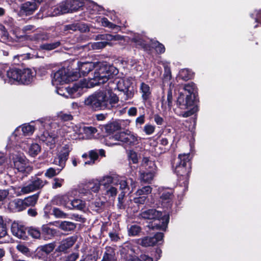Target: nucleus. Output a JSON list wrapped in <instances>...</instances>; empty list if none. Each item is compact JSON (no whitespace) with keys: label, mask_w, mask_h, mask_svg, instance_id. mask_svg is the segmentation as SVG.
<instances>
[{"label":"nucleus","mask_w":261,"mask_h":261,"mask_svg":"<svg viewBox=\"0 0 261 261\" xmlns=\"http://www.w3.org/2000/svg\"><path fill=\"white\" fill-rule=\"evenodd\" d=\"M118 181L115 182V185H119L120 189L124 191L128 189V183L127 181L118 175Z\"/></svg>","instance_id":"obj_60"},{"label":"nucleus","mask_w":261,"mask_h":261,"mask_svg":"<svg viewBox=\"0 0 261 261\" xmlns=\"http://www.w3.org/2000/svg\"><path fill=\"white\" fill-rule=\"evenodd\" d=\"M64 2H62L56 6H53L50 4H46L41 7L40 12L42 13L43 17H54L59 15L67 13Z\"/></svg>","instance_id":"obj_10"},{"label":"nucleus","mask_w":261,"mask_h":261,"mask_svg":"<svg viewBox=\"0 0 261 261\" xmlns=\"http://www.w3.org/2000/svg\"><path fill=\"white\" fill-rule=\"evenodd\" d=\"M151 187L149 186H147L138 189L136 194L137 196H145V198H147V195L151 193Z\"/></svg>","instance_id":"obj_53"},{"label":"nucleus","mask_w":261,"mask_h":261,"mask_svg":"<svg viewBox=\"0 0 261 261\" xmlns=\"http://www.w3.org/2000/svg\"><path fill=\"white\" fill-rule=\"evenodd\" d=\"M174 172L178 176L179 186L182 188V192H185L188 190L189 176L191 172L189 153L178 155L174 168Z\"/></svg>","instance_id":"obj_3"},{"label":"nucleus","mask_w":261,"mask_h":261,"mask_svg":"<svg viewBox=\"0 0 261 261\" xmlns=\"http://www.w3.org/2000/svg\"><path fill=\"white\" fill-rule=\"evenodd\" d=\"M118 72V70L113 66L108 65L103 62H97L94 74L90 79L93 81L92 84L99 85L107 82Z\"/></svg>","instance_id":"obj_5"},{"label":"nucleus","mask_w":261,"mask_h":261,"mask_svg":"<svg viewBox=\"0 0 261 261\" xmlns=\"http://www.w3.org/2000/svg\"><path fill=\"white\" fill-rule=\"evenodd\" d=\"M109 87L95 92L85 99V105L94 111L111 110L115 107L119 101V98L113 92L115 88L113 83H109Z\"/></svg>","instance_id":"obj_1"},{"label":"nucleus","mask_w":261,"mask_h":261,"mask_svg":"<svg viewBox=\"0 0 261 261\" xmlns=\"http://www.w3.org/2000/svg\"><path fill=\"white\" fill-rule=\"evenodd\" d=\"M4 23L6 27H7V29L13 31L16 35V37H19V36H22V35H20V29L15 26L14 20L12 18H9L7 19H6Z\"/></svg>","instance_id":"obj_36"},{"label":"nucleus","mask_w":261,"mask_h":261,"mask_svg":"<svg viewBox=\"0 0 261 261\" xmlns=\"http://www.w3.org/2000/svg\"><path fill=\"white\" fill-rule=\"evenodd\" d=\"M97 132V129L94 127L82 126V135H85L84 139H90L94 138Z\"/></svg>","instance_id":"obj_37"},{"label":"nucleus","mask_w":261,"mask_h":261,"mask_svg":"<svg viewBox=\"0 0 261 261\" xmlns=\"http://www.w3.org/2000/svg\"><path fill=\"white\" fill-rule=\"evenodd\" d=\"M63 129L66 131L67 137L72 140L84 139L82 135V126L70 124L69 126H65Z\"/></svg>","instance_id":"obj_16"},{"label":"nucleus","mask_w":261,"mask_h":261,"mask_svg":"<svg viewBox=\"0 0 261 261\" xmlns=\"http://www.w3.org/2000/svg\"><path fill=\"white\" fill-rule=\"evenodd\" d=\"M11 230L12 234L19 239L25 240L27 238V228L21 223L13 222L11 224Z\"/></svg>","instance_id":"obj_22"},{"label":"nucleus","mask_w":261,"mask_h":261,"mask_svg":"<svg viewBox=\"0 0 261 261\" xmlns=\"http://www.w3.org/2000/svg\"><path fill=\"white\" fill-rule=\"evenodd\" d=\"M16 188L11 187L7 190H0V207L7 197L16 196Z\"/></svg>","instance_id":"obj_32"},{"label":"nucleus","mask_w":261,"mask_h":261,"mask_svg":"<svg viewBox=\"0 0 261 261\" xmlns=\"http://www.w3.org/2000/svg\"><path fill=\"white\" fill-rule=\"evenodd\" d=\"M158 191L161 205L165 207H170L172 203V190L160 187L158 189Z\"/></svg>","instance_id":"obj_17"},{"label":"nucleus","mask_w":261,"mask_h":261,"mask_svg":"<svg viewBox=\"0 0 261 261\" xmlns=\"http://www.w3.org/2000/svg\"><path fill=\"white\" fill-rule=\"evenodd\" d=\"M182 92L186 95H190L191 97H193V99H195L196 87L193 83H188L185 85L183 91Z\"/></svg>","instance_id":"obj_42"},{"label":"nucleus","mask_w":261,"mask_h":261,"mask_svg":"<svg viewBox=\"0 0 261 261\" xmlns=\"http://www.w3.org/2000/svg\"><path fill=\"white\" fill-rule=\"evenodd\" d=\"M122 37L119 35H112L109 34H99L95 36L96 40L101 41L91 43V47L93 49H101L105 47L107 45H111L110 42L112 40H121Z\"/></svg>","instance_id":"obj_11"},{"label":"nucleus","mask_w":261,"mask_h":261,"mask_svg":"<svg viewBox=\"0 0 261 261\" xmlns=\"http://www.w3.org/2000/svg\"><path fill=\"white\" fill-rule=\"evenodd\" d=\"M12 146L11 145V147H10L9 144H8L7 148L10 150V153L12 154V160H13L14 167L18 171L24 172L28 169L27 160L23 154L18 152L15 154L13 151Z\"/></svg>","instance_id":"obj_13"},{"label":"nucleus","mask_w":261,"mask_h":261,"mask_svg":"<svg viewBox=\"0 0 261 261\" xmlns=\"http://www.w3.org/2000/svg\"><path fill=\"white\" fill-rule=\"evenodd\" d=\"M86 3L85 5V7H86L87 9L90 13H100V12L103 10V8L101 6L98 5L94 2L89 0H86Z\"/></svg>","instance_id":"obj_35"},{"label":"nucleus","mask_w":261,"mask_h":261,"mask_svg":"<svg viewBox=\"0 0 261 261\" xmlns=\"http://www.w3.org/2000/svg\"><path fill=\"white\" fill-rule=\"evenodd\" d=\"M143 166L145 168V171L151 172L155 173L156 171V166L153 161L149 160L147 158H144L143 160Z\"/></svg>","instance_id":"obj_40"},{"label":"nucleus","mask_w":261,"mask_h":261,"mask_svg":"<svg viewBox=\"0 0 261 261\" xmlns=\"http://www.w3.org/2000/svg\"><path fill=\"white\" fill-rule=\"evenodd\" d=\"M141 138L129 131L116 133L110 135L106 140V145L108 146L119 145L120 142L124 143L130 146H134L139 144Z\"/></svg>","instance_id":"obj_6"},{"label":"nucleus","mask_w":261,"mask_h":261,"mask_svg":"<svg viewBox=\"0 0 261 261\" xmlns=\"http://www.w3.org/2000/svg\"><path fill=\"white\" fill-rule=\"evenodd\" d=\"M72 149V145L70 143L65 144L61 146L58 149L57 155L55 158L53 163L64 168L69 153Z\"/></svg>","instance_id":"obj_12"},{"label":"nucleus","mask_w":261,"mask_h":261,"mask_svg":"<svg viewBox=\"0 0 261 261\" xmlns=\"http://www.w3.org/2000/svg\"><path fill=\"white\" fill-rule=\"evenodd\" d=\"M103 204V202L100 199H97L91 203L90 207L92 210L99 212L102 209Z\"/></svg>","instance_id":"obj_52"},{"label":"nucleus","mask_w":261,"mask_h":261,"mask_svg":"<svg viewBox=\"0 0 261 261\" xmlns=\"http://www.w3.org/2000/svg\"><path fill=\"white\" fill-rule=\"evenodd\" d=\"M31 140L28 138L22 141L21 143L17 144L20 148L25 150L26 152L31 156L35 157L41 151V147L36 143H31Z\"/></svg>","instance_id":"obj_15"},{"label":"nucleus","mask_w":261,"mask_h":261,"mask_svg":"<svg viewBox=\"0 0 261 261\" xmlns=\"http://www.w3.org/2000/svg\"><path fill=\"white\" fill-rule=\"evenodd\" d=\"M139 90L141 94V97L145 103L151 97V88L148 84L143 82L140 84Z\"/></svg>","instance_id":"obj_33"},{"label":"nucleus","mask_w":261,"mask_h":261,"mask_svg":"<svg viewBox=\"0 0 261 261\" xmlns=\"http://www.w3.org/2000/svg\"><path fill=\"white\" fill-rule=\"evenodd\" d=\"M151 45L152 47H154L155 48L158 53L162 54L165 52V48L164 46L158 41H152Z\"/></svg>","instance_id":"obj_59"},{"label":"nucleus","mask_w":261,"mask_h":261,"mask_svg":"<svg viewBox=\"0 0 261 261\" xmlns=\"http://www.w3.org/2000/svg\"><path fill=\"white\" fill-rule=\"evenodd\" d=\"M140 216L145 219L153 221L148 225L152 229L165 230L169 222V217L165 213H162L155 209H150L142 212Z\"/></svg>","instance_id":"obj_4"},{"label":"nucleus","mask_w":261,"mask_h":261,"mask_svg":"<svg viewBox=\"0 0 261 261\" xmlns=\"http://www.w3.org/2000/svg\"><path fill=\"white\" fill-rule=\"evenodd\" d=\"M27 232H28L30 236L34 239L39 238L41 235L40 230L38 228L34 227H30Z\"/></svg>","instance_id":"obj_58"},{"label":"nucleus","mask_w":261,"mask_h":261,"mask_svg":"<svg viewBox=\"0 0 261 261\" xmlns=\"http://www.w3.org/2000/svg\"><path fill=\"white\" fill-rule=\"evenodd\" d=\"M20 69L14 68H11L4 74L0 71V78L3 80L5 83L10 85H19Z\"/></svg>","instance_id":"obj_14"},{"label":"nucleus","mask_w":261,"mask_h":261,"mask_svg":"<svg viewBox=\"0 0 261 261\" xmlns=\"http://www.w3.org/2000/svg\"><path fill=\"white\" fill-rule=\"evenodd\" d=\"M21 10L27 15L32 14L37 9L36 5L31 2H27L21 6Z\"/></svg>","instance_id":"obj_39"},{"label":"nucleus","mask_w":261,"mask_h":261,"mask_svg":"<svg viewBox=\"0 0 261 261\" xmlns=\"http://www.w3.org/2000/svg\"><path fill=\"white\" fill-rule=\"evenodd\" d=\"M46 184L47 181L46 180H43L36 176L32 177L28 184L23 186L20 190V188H16V196L40 190Z\"/></svg>","instance_id":"obj_9"},{"label":"nucleus","mask_w":261,"mask_h":261,"mask_svg":"<svg viewBox=\"0 0 261 261\" xmlns=\"http://www.w3.org/2000/svg\"><path fill=\"white\" fill-rule=\"evenodd\" d=\"M57 118L59 120L67 121L72 120L73 117L70 114L60 112L58 114Z\"/></svg>","instance_id":"obj_61"},{"label":"nucleus","mask_w":261,"mask_h":261,"mask_svg":"<svg viewBox=\"0 0 261 261\" xmlns=\"http://www.w3.org/2000/svg\"><path fill=\"white\" fill-rule=\"evenodd\" d=\"M101 261H117L115 253L112 248L108 247Z\"/></svg>","instance_id":"obj_43"},{"label":"nucleus","mask_w":261,"mask_h":261,"mask_svg":"<svg viewBox=\"0 0 261 261\" xmlns=\"http://www.w3.org/2000/svg\"><path fill=\"white\" fill-rule=\"evenodd\" d=\"M164 234L162 232H158L153 237H145L139 240L141 245L143 247L153 246L160 244L162 242Z\"/></svg>","instance_id":"obj_21"},{"label":"nucleus","mask_w":261,"mask_h":261,"mask_svg":"<svg viewBox=\"0 0 261 261\" xmlns=\"http://www.w3.org/2000/svg\"><path fill=\"white\" fill-rule=\"evenodd\" d=\"M36 27L33 25L28 24L24 26L21 31L23 34H27L34 32L36 30Z\"/></svg>","instance_id":"obj_62"},{"label":"nucleus","mask_w":261,"mask_h":261,"mask_svg":"<svg viewBox=\"0 0 261 261\" xmlns=\"http://www.w3.org/2000/svg\"><path fill=\"white\" fill-rule=\"evenodd\" d=\"M154 130L155 126L150 124H146L143 127V131L147 135H152Z\"/></svg>","instance_id":"obj_63"},{"label":"nucleus","mask_w":261,"mask_h":261,"mask_svg":"<svg viewBox=\"0 0 261 261\" xmlns=\"http://www.w3.org/2000/svg\"><path fill=\"white\" fill-rule=\"evenodd\" d=\"M39 194H36L25 198L23 200L25 207L34 206L38 199Z\"/></svg>","instance_id":"obj_45"},{"label":"nucleus","mask_w":261,"mask_h":261,"mask_svg":"<svg viewBox=\"0 0 261 261\" xmlns=\"http://www.w3.org/2000/svg\"><path fill=\"white\" fill-rule=\"evenodd\" d=\"M101 184L99 179H94L89 181L86 185L85 188L84 189L87 192H84L83 190H81V193H87L89 191L97 193L100 189Z\"/></svg>","instance_id":"obj_30"},{"label":"nucleus","mask_w":261,"mask_h":261,"mask_svg":"<svg viewBox=\"0 0 261 261\" xmlns=\"http://www.w3.org/2000/svg\"><path fill=\"white\" fill-rule=\"evenodd\" d=\"M49 39L48 34L45 33L35 34L31 36L30 39L33 41H46Z\"/></svg>","instance_id":"obj_50"},{"label":"nucleus","mask_w":261,"mask_h":261,"mask_svg":"<svg viewBox=\"0 0 261 261\" xmlns=\"http://www.w3.org/2000/svg\"><path fill=\"white\" fill-rule=\"evenodd\" d=\"M131 40L133 42H135L137 45L144 49H147V43L142 36L139 34H135Z\"/></svg>","instance_id":"obj_46"},{"label":"nucleus","mask_w":261,"mask_h":261,"mask_svg":"<svg viewBox=\"0 0 261 261\" xmlns=\"http://www.w3.org/2000/svg\"><path fill=\"white\" fill-rule=\"evenodd\" d=\"M35 129V126L31 123H24L17 127L9 138L8 144L10 147L11 145H17L18 143L27 140L28 138H23L24 137L32 135Z\"/></svg>","instance_id":"obj_7"},{"label":"nucleus","mask_w":261,"mask_h":261,"mask_svg":"<svg viewBox=\"0 0 261 261\" xmlns=\"http://www.w3.org/2000/svg\"><path fill=\"white\" fill-rule=\"evenodd\" d=\"M63 169V168H62V167L57 169L53 168H49L46 171L45 176L48 178H51L58 175Z\"/></svg>","instance_id":"obj_55"},{"label":"nucleus","mask_w":261,"mask_h":261,"mask_svg":"<svg viewBox=\"0 0 261 261\" xmlns=\"http://www.w3.org/2000/svg\"><path fill=\"white\" fill-rule=\"evenodd\" d=\"M86 206L85 202L80 199H74L70 202L69 206H68L69 210H83Z\"/></svg>","instance_id":"obj_38"},{"label":"nucleus","mask_w":261,"mask_h":261,"mask_svg":"<svg viewBox=\"0 0 261 261\" xmlns=\"http://www.w3.org/2000/svg\"><path fill=\"white\" fill-rule=\"evenodd\" d=\"M54 248V245L53 244H48L42 247V255H46L45 259L46 261H57V259L54 258L51 255L49 254L53 251Z\"/></svg>","instance_id":"obj_34"},{"label":"nucleus","mask_w":261,"mask_h":261,"mask_svg":"<svg viewBox=\"0 0 261 261\" xmlns=\"http://www.w3.org/2000/svg\"><path fill=\"white\" fill-rule=\"evenodd\" d=\"M19 85H28L34 82L36 72L30 68L20 69Z\"/></svg>","instance_id":"obj_20"},{"label":"nucleus","mask_w":261,"mask_h":261,"mask_svg":"<svg viewBox=\"0 0 261 261\" xmlns=\"http://www.w3.org/2000/svg\"><path fill=\"white\" fill-rule=\"evenodd\" d=\"M99 179L100 181L101 186H102L105 189H108L111 184L115 185V182L118 181V175L116 174L106 175L103 176Z\"/></svg>","instance_id":"obj_28"},{"label":"nucleus","mask_w":261,"mask_h":261,"mask_svg":"<svg viewBox=\"0 0 261 261\" xmlns=\"http://www.w3.org/2000/svg\"><path fill=\"white\" fill-rule=\"evenodd\" d=\"M42 232L46 235V238L50 239L56 234V230L55 229L50 228L47 226L43 225L42 228Z\"/></svg>","instance_id":"obj_54"},{"label":"nucleus","mask_w":261,"mask_h":261,"mask_svg":"<svg viewBox=\"0 0 261 261\" xmlns=\"http://www.w3.org/2000/svg\"><path fill=\"white\" fill-rule=\"evenodd\" d=\"M178 76L184 81H187L193 76V72L188 69H182L180 70Z\"/></svg>","instance_id":"obj_51"},{"label":"nucleus","mask_w":261,"mask_h":261,"mask_svg":"<svg viewBox=\"0 0 261 261\" xmlns=\"http://www.w3.org/2000/svg\"><path fill=\"white\" fill-rule=\"evenodd\" d=\"M76 240L77 237L76 236H73L66 238L61 242L58 248V250L60 251H66L72 246Z\"/></svg>","instance_id":"obj_31"},{"label":"nucleus","mask_w":261,"mask_h":261,"mask_svg":"<svg viewBox=\"0 0 261 261\" xmlns=\"http://www.w3.org/2000/svg\"><path fill=\"white\" fill-rule=\"evenodd\" d=\"M155 173L148 171H144L140 173V180L142 182L145 183H150L153 179Z\"/></svg>","instance_id":"obj_44"},{"label":"nucleus","mask_w":261,"mask_h":261,"mask_svg":"<svg viewBox=\"0 0 261 261\" xmlns=\"http://www.w3.org/2000/svg\"><path fill=\"white\" fill-rule=\"evenodd\" d=\"M80 77V73L76 71L70 72L68 69L63 68L54 73L51 82L54 86L57 87L60 85L76 81Z\"/></svg>","instance_id":"obj_8"},{"label":"nucleus","mask_w":261,"mask_h":261,"mask_svg":"<svg viewBox=\"0 0 261 261\" xmlns=\"http://www.w3.org/2000/svg\"><path fill=\"white\" fill-rule=\"evenodd\" d=\"M10 206L11 208L17 212L22 211L26 208L24 200L20 199H16L10 202Z\"/></svg>","instance_id":"obj_41"},{"label":"nucleus","mask_w":261,"mask_h":261,"mask_svg":"<svg viewBox=\"0 0 261 261\" xmlns=\"http://www.w3.org/2000/svg\"><path fill=\"white\" fill-rule=\"evenodd\" d=\"M7 30L6 25L0 24V31L2 33L1 41L6 42L9 39V34Z\"/></svg>","instance_id":"obj_57"},{"label":"nucleus","mask_w":261,"mask_h":261,"mask_svg":"<svg viewBox=\"0 0 261 261\" xmlns=\"http://www.w3.org/2000/svg\"><path fill=\"white\" fill-rule=\"evenodd\" d=\"M84 87L83 85H79V84H75L72 87H68L65 88L67 94L63 95L65 96L67 98H75L81 96L82 92V89ZM60 90L58 91V94L62 95L60 92Z\"/></svg>","instance_id":"obj_25"},{"label":"nucleus","mask_w":261,"mask_h":261,"mask_svg":"<svg viewBox=\"0 0 261 261\" xmlns=\"http://www.w3.org/2000/svg\"><path fill=\"white\" fill-rule=\"evenodd\" d=\"M141 228L137 225H133L130 226L128 228V234L129 236H135L140 233L141 231Z\"/></svg>","instance_id":"obj_56"},{"label":"nucleus","mask_w":261,"mask_h":261,"mask_svg":"<svg viewBox=\"0 0 261 261\" xmlns=\"http://www.w3.org/2000/svg\"><path fill=\"white\" fill-rule=\"evenodd\" d=\"M194 99L191 97L190 95H186L182 92H180L177 98V106L182 110L189 109L193 106Z\"/></svg>","instance_id":"obj_19"},{"label":"nucleus","mask_w":261,"mask_h":261,"mask_svg":"<svg viewBox=\"0 0 261 261\" xmlns=\"http://www.w3.org/2000/svg\"><path fill=\"white\" fill-rule=\"evenodd\" d=\"M76 227V224L70 221H62L59 225V228L64 231H71Z\"/></svg>","instance_id":"obj_47"},{"label":"nucleus","mask_w":261,"mask_h":261,"mask_svg":"<svg viewBox=\"0 0 261 261\" xmlns=\"http://www.w3.org/2000/svg\"><path fill=\"white\" fill-rule=\"evenodd\" d=\"M7 233L6 227L4 223L3 217L0 216V238L4 237Z\"/></svg>","instance_id":"obj_64"},{"label":"nucleus","mask_w":261,"mask_h":261,"mask_svg":"<svg viewBox=\"0 0 261 261\" xmlns=\"http://www.w3.org/2000/svg\"><path fill=\"white\" fill-rule=\"evenodd\" d=\"M67 13L73 12L85 7L86 0H66L63 2Z\"/></svg>","instance_id":"obj_26"},{"label":"nucleus","mask_w":261,"mask_h":261,"mask_svg":"<svg viewBox=\"0 0 261 261\" xmlns=\"http://www.w3.org/2000/svg\"><path fill=\"white\" fill-rule=\"evenodd\" d=\"M78 68L79 72L77 73H80V76L81 74L83 76L86 75L90 71L93 69H95L96 63L93 62H78Z\"/></svg>","instance_id":"obj_29"},{"label":"nucleus","mask_w":261,"mask_h":261,"mask_svg":"<svg viewBox=\"0 0 261 261\" xmlns=\"http://www.w3.org/2000/svg\"><path fill=\"white\" fill-rule=\"evenodd\" d=\"M75 191L72 190L68 192L65 195H59L54 197L53 199V203L59 206H63L67 208L70 205V196H71Z\"/></svg>","instance_id":"obj_23"},{"label":"nucleus","mask_w":261,"mask_h":261,"mask_svg":"<svg viewBox=\"0 0 261 261\" xmlns=\"http://www.w3.org/2000/svg\"><path fill=\"white\" fill-rule=\"evenodd\" d=\"M96 21L101 24L104 27L112 29H114L117 28V25L110 22L108 18L106 17H99L97 18Z\"/></svg>","instance_id":"obj_48"},{"label":"nucleus","mask_w":261,"mask_h":261,"mask_svg":"<svg viewBox=\"0 0 261 261\" xmlns=\"http://www.w3.org/2000/svg\"><path fill=\"white\" fill-rule=\"evenodd\" d=\"M175 93L173 87L170 85V88L167 92V99L163 97L161 107L163 111H169L171 110L173 104V96Z\"/></svg>","instance_id":"obj_27"},{"label":"nucleus","mask_w":261,"mask_h":261,"mask_svg":"<svg viewBox=\"0 0 261 261\" xmlns=\"http://www.w3.org/2000/svg\"><path fill=\"white\" fill-rule=\"evenodd\" d=\"M40 126L38 138L40 141L45 143L50 148L54 147L57 138L55 129L59 127L57 122L50 118H43L36 121Z\"/></svg>","instance_id":"obj_2"},{"label":"nucleus","mask_w":261,"mask_h":261,"mask_svg":"<svg viewBox=\"0 0 261 261\" xmlns=\"http://www.w3.org/2000/svg\"><path fill=\"white\" fill-rule=\"evenodd\" d=\"M60 45V41H57L52 43L43 44L40 46V48L42 50H51L57 48Z\"/></svg>","instance_id":"obj_49"},{"label":"nucleus","mask_w":261,"mask_h":261,"mask_svg":"<svg viewBox=\"0 0 261 261\" xmlns=\"http://www.w3.org/2000/svg\"><path fill=\"white\" fill-rule=\"evenodd\" d=\"M129 85L130 80L126 79L120 81L117 86L118 89L123 92V97L122 98L125 100L130 99L133 96V93L131 90H129Z\"/></svg>","instance_id":"obj_24"},{"label":"nucleus","mask_w":261,"mask_h":261,"mask_svg":"<svg viewBox=\"0 0 261 261\" xmlns=\"http://www.w3.org/2000/svg\"><path fill=\"white\" fill-rule=\"evenodd\" d=\"M134 253V250L129 243H125L120 250L121 258L126 261H141Z\"/></svg>","instance_id":"obj_18"}]
</instances>
